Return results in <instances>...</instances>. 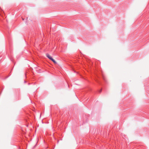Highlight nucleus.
<instances>
[{"mask_svg":"<svg viewBox=\"0 0 149 149\" xmlns=\"http://www.w3.org/2000/svg\"><path fill=\"white\" fill-rule=\"evenodd\" d=\"M46 56L50 60H52L54 63H56V61L52 57L48 54H46Z\"/></svg>","mask_w":149,"mask_h":149,"instance_id":"f257e3e1","label":"nucleus"},{"mask_svg":"<svg viewBox=\"0 0 149 149\" xmlns=\"http://www.w3.org/2000/svg\"><path fill=\"white\" fill-rule=\"evenodd\" d=\"M22 20H24V19L23 18V19H22Z\"/></svg>","mask_w":149,"mask_h":149,"instance_id":"7ed1b4c3","label":"nucleus"},{"mask_svg":"<svg viewBox=\"0 0 149 149\" xmlns=\"http://www.w3.org/2000/svg\"><path fill=\"white\" fill-rule=\"evenodd\" d=\"M102 91V89L100 90V91H99V92L100 93Z\"/></svg>","mask_w":149,"mask_h":149,"instance_id":"f03ea898","label":"nucleus"},{"mask_svg":"<svg viewBox=\"0 0 149 149\" xmlns=\"http://www.w3.org/2000/svg\"><path fill=\"white\" fill-rule=\"evenodd\" d=\"M103 79H104V77L103 78Z\"/></svg>","mask_w":149,"mask_h":149,"instance_id":"20e7f679","label":"nucleus"}]
</instances>
